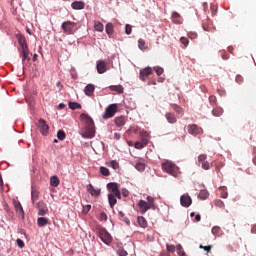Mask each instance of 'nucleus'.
I'll use <instances>...</instances> for the list:
<instances>
[{
	"label": "nucleus",
	"mask_w": 256,
	"mask_h": 256,
	"mask_svg": "<svg viewBox=\"0 0 256 256\" xmlns=\"http://www.w3.org/2000/svg\"><path fill=\"white\" fill-rule=\"evenodd\" d=\"M80 119L85 122V128L82 136L87 139H93L96 133L94 120L91 116H89V114L85 113L80 114Z\"/></svg>",
	"instance_id": "nucleus-1"
},
{
	"label": "nucleus",
	"mask_w": 256,
	"mask_h": 256,
	"mask_svg": "<svg viewBox=\"0 0 256 256\" xmlns=\"http://www.w3.org/2000/svg\"><path fill=\"white\" fill-rule=\"evenodd\" d=\"M16 37L21 48L20 57H22V63L24 64L26 60L27 61L31 60L29 56L30 50H29V46L27 45V39L24 36V34H21V33L16 34Z\"/></svg>",
	"instance_id": "nucleus-2"
},
{
	"label": "nucleus",
	"mask_w": 256,
	"mask_h": 256,
	"mask_svg": "<svg viewBox=\"0 0 256 256\" xmlns=\"http://www.w3.org/2000/svg\"><path fill=\"white\" fill-rule=\"evenodd\" d=\"M162 170L171 176L177 177L179 174V166L173 164L171 160H164L161 164Z\"/></svg>",
	"instance_id": "nucleus-3"
},
{
	"label": "nucleus",
	"mask_w": 256,
	"mask_h": 256,
	"mask_svg": "<svg viewBox=\"0 0 256 256\" xmlns=\"http://www.w3.org/2000/svg\"><path fill=\"white\" fill-rule=\"evenodd\" d=\"M147 201H139L138 207L140 210V213L145 214L148 210H151V208L155 209V199L153 196H147Z\"/></svg>",
	"instance_id": "nucleus-4"
},
{
	"label": "nucleus",
	"mask_w": 256,
	"mask_h": 256,
	"mask_svg": "<svg viewBox=\"0 0 256 256\" xmlns=\"http://www.w3.org/2000/svg\"><path fill=\"white\" fill-rule=\"evenodd\" d=\"M97 235L103 243L109 245L112 243V237L104 227H97Z\"/></svg>",
	"instance_id": "nucleus-5"
},
{
	"label": "nucleus",
	"mask_w": 256,
	"mask_h": 256,
	"mask_svg": "<svg viewBox=\"0 0 256 256\" xmlns=\"http://www.w3.org/2000/svg\"><path fill=\"white\" fill-rule=\"evenodd\" d=\"M118 104H110V106L105 108L104 113L102 114V118L103 119H110L113 118V116H115V113L118 112Z\"/></svg>",
	"instance_id": "nucleus-6"
},
{
	"label": "nucleus",
	"mask_w": 256,
	"mask_h": 256,
	"mask_svg": "<svg viewBox=\"0 0 256 256\" xmlns=\"http://www.w3.org/2000/svg\"><path fill=\"white\" fill-rule=\"evenodd\" d=\"M107 189L110 193L116 196L118 199H122V193L120 192V186L118 183H108Z\"/></svg>",
	"instance_id": "nucleus-7"
},
{
	"label": "nucleus",
	"mask_w": 256,
	"mask_h": 256,
	"mask_svg": "<svg viewBox=\"0 0 256 256\" xmlns=\"http://www.w3.org/2000/svg\"><path fill=\"white\" fill-rule=\"evenodd\" d=\"M75 25V22L65 21L62 22L61 29L65 34H74Z\"/></svg>",
	"instance_id": "nucleus-8"
},
{
	"label": "nucleus",
	"mask_w": 256,
	"mask_h": 256,
	"mask_svg": "<svg viewBox=\"0 0 256 256\" xmlns=\"http://www.w3.org/2000/svg\"><path fill=\"white\" fill-rule=\"evenodd\" d=\"M36 207L38 209V216H45L46 214L49 213V210H48L45 202H43V201L38 202Z\"/></svg>",
	"instance_id": "nucleus-9"
},
{
	"label": "nucleus",
	"mask_w": 256,
	"mask_h": 256,
	"mask_svg": "<svg viewBox=\"0 0 256 256\" xmlns=\"http://www.w3.org/2000/svg\"><path fill=\"white\" fill-rule=\"evenodd\" d=\"M134 167L136 168V170L143 172L146 170L147 167V161L145 159L142 158H138L135 162Z\"/></svg>",
	"instance_id": "nucleus-10"
},
{
	"label": "nucleus",
	"mask_w": 256,
	"mask_h": 256,
	"mask_svg": "<svg viewBox=\"0 0 256 256\" xmlns=\"http://www.w3.org/2000/svg\"><path fill=\"white\" fill-rule=\"evenodd\" d=\"M38 127L40 128V133H42V135H47L49 133V125H47L46 120H38Z\"/></svg>",
	"instance_id": "nucleus-11"
},
{
	"label": "nucleus",
	"mask_w": 256,
	"mask_h": 256,
	"mask_svg": "<svg viewBox=\"0 0 256 256\" xmlns=\"http://www.w3.org/2000/svg\"><path fill=\"white\" fill-rule=\"evenodd\" d=\"M14 207H15V211L18 214L19 217H21V219H25V212L23 210V207L21 205L20 201H13Z\"/></svg>",
	"instance_id": "nucleus-12"
},
{
	"label": "nucleus",
	"mask_w": 256,
	"mask_h": 256,
	"mask_svg": "<svg viewBox=\"0 0 256 256\" xmlns=\"http://www.w3.org/2000/svg\"><path fill=\"white\" fill-rule=\"evenodd\" d=\"M188 133L191 135H199L203 133V129L196 124L188 125Z\"/></svg>",
	"instance_id": "nucleus-13"
},
{
	"label": "nucleus",
	"mask_w": 256,
	"mask_h": 256,
	"mask_svg": "<svg viewBox=\"0 0 256 256\" xmlns=\"http://www.w3.org/2000/svg\"><path fill=\"white\" fill-rule=\"evenodd\" d=\"M152 73H153V68L146 67L143 70H140L139 77H140L141 81H146L147 77L152 75Z\"/></svg>",
	"instance_id": "nucleus-14"
},
{
	"label": "nucleus",
	"mask_w": 256,
	"mask_h": 256,
	"mask_svg": "<svg viewBox=\"0 0 256 256\" xmlns=\"http://www.w3.org/2000/svg\"><path fill=\"white\" fill-rule=\"evenodd\" d=\"M180 204L182 205V207H190V205H192L191 196H189L188 194L182 195L180 198Z\"/></svg>",
	"instance_id": "nucleus-15"
},
{
	"label": "nucleus",
	"mask_w": 256,
	"mask_h": 256,
	"mask_svg": "<svg viewBox=\"0 0 256 256\" xmlns=\"http://www.w3.org/2000/svg\"><path fill=\"white\" fill-rule=\"evenodd\" d=\"M107 71V65L105 61H98L97 62V72L102 75Z\"/></svg>",
	"instance_id": "nucleus-16"
},
{
	"label": "nucleus",
	"mask_w": 256,
	"mask_h": 256,
	"mask_svg": "<svg viewBox=\"0 0 256 256\" xmlns=\"http://www.w3.org/2000/svg\"><path fill=\"white\" fill-rule=\"evenodd\" d=\"M84 92L88 97H93L95 92V85H92V83H89V85L85 86Z\"/></svg>",
	"instance_id": "nucleus-17"
},
{
	"label": "nucleus",
	"mask_w": 256,
	"mask_h": 256,
	"mask_svg": "<svg viewBox=\"0 0 256 256\" xmlns=\"http://www.w3.org/2000/svg\"><path fill=\"white\" fill-rule=\"evenodd\" d=\"M87 191L89 193H91L92 196H99L101 194V190L100 189H95L93 184H88Z\"/></svg>",
	"instance_id": "nucleus-18"
},
{
	"label": "nucleus",
	"mask_w": 256,
	"mask_h": 256,
	"mask_svg": "<svg viewBox=\"0 0 256 256\" xmlns=\"http://www.w3.org/2000/svg\"><path fill=\"white\" fill-rule=\"evenodd\" d=\"M165 118L167 119L169 124H176V122H177V117L175 116V114H173L171 112H167L165 114Z\"/></svg>",
	"instance_id": "nucleus-19"
},
{
	"label": "nucleus",
	"mask_w": 256,
	"mask_h": 256,
	"mask_svg": "<svg viewBox=\"0 0 256 256\" xmlns=\"http://www.w3.org/2000/svg\"><path fill=\"white\" fill-rule=\"evenodd\" d=\"M171 19L173 21L174 24H181V15L178 12H173L171 15Z\"/></svg>",
	"instance_id": "nucleus-20"
},
{
	"label": "nucleus",
	"mask_w": 256,
	"mask_h": 256,
	"mask_svg": "<svg viewBox=\"0 0 256 256\" xmlns=\"http://www.w3.org/2000/svg\"><path fill=\"white\" fill-rule=\"evenodd\" d=\"M108 201H109L110 207L114 208L115 205L117 204V196H115L112 193H109L108 194Z\"/></svg>",
	"instance_id": "nucleus-21"
},
{
	"label": "nucleus",
	"mask_w": 256,
	"mask_h": 256,
	"mask_svg": "<svg viewBox=\"0 0 256 256\" xmlns=\"http://www.w3.org/2000/svg\"><path fill=\"white\" fill-rule=\"evenodd\" d=\"M172 109L178 116H183L184 115V110L181 106H178L177 104H171Z\"/></svg>",
	"instance_id": "nucleus-22"
},
{
	"label": "nucleus",
	"mask_w": 256,
	"mask_h": 256,
	"mask_svg": "<svg viewBox=\"0 0 256 256\" xmlns=\"http://www.w3.org/2000/svg\"><path fill=\"white\" fill-rule=\"evenodd\" d=\"M115 124H116V127H124V125L126 124L125 117L124 116L116 117Z\"/></svg>",
	"instance_id": "nucleus-23"
},
{
	"label": "nucleus",
	"mask_w": 256,
	"mask_h": 256,
	"mask_svg": "<svg viewBox=\"0 0 256 256\" xmlns=\"http://www.w3.org/2000/svg\"><path fill=\"white\" fill-rule=\"evenodd\" d=\"M110 91L117 92L118 94H123L124 88L122 85H112L109 87Z\"/></svg>",
	"instance_id": "nucleus-24"
},
{
	"label": "nucleus",
	"mask_w": 256,
	"mask_h": 256,
	"mask_svg": "<svg viewBox=\"0 0 256 256\" xmlns=\"http://www.w3.org/2000/svg\"><path fill=\"white\" fill-rule=\"evenodd\" d=\"M212 234L215 235L216 237H222L223 230L219 226H214L212 227Z\"/></svg>",
	"instance_id": "nucleus-25"
},
{
	"label": "nucleus",
	"mask_w": 256,
	"mask_h": 256,
	"mask_svg": "<svg viewBox=\"0 0 256 256\" xmlns=\"http://www.w3.org/2000/svg\"><path fill=\"white\" fill-rule=\"evenodd\" d=\"M138 225H139L141 228H147L148 222H147L146 218L143 217V216H139V217H138Z\"/></svg>",
	"instance_id": "nucleus-26"
},
{
	"label": "nucleus",
	"mask_w": 256,
	"mask_h": 256,
	"mask_svg": "<svg viewBox=\"0 0 256 256\" xmlns=\"http://www.w3.org/2000/svg\"><path fill=\"white\" fill-rule=\"evenodd\" d=\"M50 185L53 187H58L60 185V180L56 175H53L50 178Z\"/></svg>",
	"instance_id": "nucleus-27"
},
{
	"label": "nucleus",
	"mask_w": 256,
	"mask_h": 256,
	"mask_svg": "<svg viewBox=\"0 0 256 256\" xmlns=\"http://www.w3.org/2000/svg\"><path fill=\"white\" fill-rule=\"evenodd\" d=\"M72 9L79 10V9H84L85 8V3L84 2H73L71 4Z\"/></svg>",
	"instance_id": "nucleus-28"
},
{
	"label": "nucleus",
	"mask_w": 256,
	"mask_h": 256,
	"mask_svg": "<svg viewBox=\"0 0 256 256\" xmlns=\"http://www.w3.org/2000/svg\"><path fill=\"white\" fill-rule=\"evenodd\" d=\"M48 223H49L48 218H45V217L38 218V226H40V228H43V226L48 225Z\"/></svg>",
	"instance_id": "nucleus-29"
},
{
	"label": "nucleus",
	"mask_w": 256,
	"mask_h": 256,
	"mask_svg": "<svg viewBox=\"0 0 256 256\" xmlns=\"http://www.w3.org/2000/svg\"><path fill=\"white\" fill-rule=\"evenodd\" d=\"M219 191H220V196H221V198H224V199H226V198H228V192H227V187H225V186H220L219 187Z\"/></svg>",
	"instance_id": "nucleus-30"
},
{
	"label": "nucleus",
	"mask_w": 256,
	"mask_h": 256,
	"mask_svg": "<svg viewBox=\"0 0 256 256\" xmlns=\"http://www.w3.org/2000/svg\"><path fill=\"white\" fill-rule=\"evenodd\" d=\"M212 115L216 116V117H219V116L223 115V108H221V107L213 108Z\"/></svg>",
	"instance_id": "nucleus-31"
},
{
	"label": "nucleus",
	"mask_w": 256,
	"mask_h": 256,
	"mask_svg": "<svg viewBox=\"0 0 256 256\" xmlns=\"http://www.w3.org/2000/svg\"><path fill=\"white\" fill-rule=\"evenodd\" d=\"M105 31L108 34V36H111L114 33L113 24H111V22L106 24Z\"/></svg>",
	"instance_id": "nucleus-32"
},
{
	"label": "nucleus",
	"mask_w": 256,
	"mask_h": 256,
	"mask_svg": "<svg viewBox=\"0 0 256 256\" xmlns=\"http://www.w3.org/2000/svg\"><path fill=\"white\" fill-rule=\"evenodd\" d=\"M68 106L72 110H76V109H81L82 108V106H81V104L79 102H69Z\"/></svg>",
	"instance_id": "nucleus-33"
},
{
	"label": "nucleus",
	"mask_w": 256,
	"mask_h": 256,
	"mask_svg": "<svg viewBox=\"0 0 256 256\" xmlns=\"http://www.w3.org/2000/svg\"><path fill=\"white\" fill-rule=\"evenodd\" d=\"M37 199H39L38 190H32L31 191V201L33 202V204L35 203V201H37Z\"/></svg>",
	"instance_id": "nucleus-34"
},
{
	"label": "nucleus",
	"mask_w": 256,
	"mask_h": 256,
	"mask_svg": "<svg viewBox=\"0 0 256 256\" xmlns=\"http://www.w3.org/2000/svg\"><path fill=\"white\" fill-rule=\"evenodd\" d=\"M138 48H139L141 51H145V49H147L146 42H145L144 39H139V40H138Z\"/></svg>",
	"instance_id": "nucleus-35"
},
{
	"label": "nucleus",
	"mask_w": 256,
	"mask_h": 256,
	"mask_svg": "<svg viewBox=\"0 0 256 256\" xmlns=\"http://www.w3.org/2000/svg\"><path fill=\"white\" fill-rule=\"evenodd\" d=\"M99 171L102 174V176H110V171L105 166H100Z\"/></svg>",
	"instance_id": "nucleus-36"
},
{
	"label": "nucleus",
	"mask_w": 256,
	"mask_h": 256,
	"mask_svg": "<svg viewBox=\"0 0 256 256\" xmlns=\"http://www.w3.org/2000/svg\"><path fill=\"white\" fill-rule=\"evenodd\" d=\"M209 196V193L207 192V190H201L199 195H198V198L200 199H207Z\"/></svg>",
	"instance_id": "nucleus-37"
},
{
	"label": "nucleus",
	"mask_w": 256,
	"mask_h": 256,
	"mask_svg": "<svg viewBox=\"0 0 256 256\" xmlns=\"http://www.w3.org/2000/svg\"><path fill=\"white\" fill-rule=\"evenodd\" d=\"M94 29L96 31H103L104 25L102 24V22H95Z\"/></svg>",
	"instance_id": "nucleus-38"
},
{
	"label": "nucleus",
	"mask_w": 256,
	"mask_h": 256,
	"mask_svg": "<svg viewBox=\"0 0 256 256\" xmlns=\"http://www.w3.org/2000/svg\"><path fill=\"white\" fill-rule=\"evenodd\" d=\"M57 137L59 140L63 141L66 139V132L59 130L57 133Z\"/></svg>",
	"instance_id": "nucleus-39"
},
{
	"label": "nucleus",
	"mask_w": 256,
	"mask_h": 256,
	"mask_svg": "<svg viewBox=\"0 0 256 256\" xmlns=\"http://www.w3.org/2000/svg\"><path fill=\"white\" fill-rule=\"evenodd\" d=\"M207 159V154H200L198 156V163L199 164H204V162L206 161Z\"/></svg>",
	"instance_id": "nucleus-40"
},
{
	"label": "nucleus",
	"mask_w": 256,
	"mask_h": 256,
	"mask_svg": "<svg viewBox=\"0 0 256 256\" xmlns=\"http://www.w3.org/2000/svg\"><path fill=\"white\" fill-rule=\"evenodd\" d=\"M110 167H112L114 170H117L120 167V164L117 162V160H111Z\"/></svg>",
	"instance_id": "nucleus-41"
},
{
	"label": "nucleus",
	"mask_w": 256,
	"mask_h": 256,
	"mask_svg": "<svg viewBox=\"0 0 256 256\" xmlns=\"http://www.w3.org/2000/svg\"><path fill=\"white\" fill-rule=\"evenodd\" d=\"M209 102H210V104H212L213 107L216 106L217 105V97H215V95H210Z\"/></svg>",
	"instance_id": "nucleus-42"
},
{
	"label": "nucleus",
	"mask_w": 256,
	"mask_h": 256,
	"mask_svg": "<svg viewBox=\"0 0 256 256\" xmlns=\"http://www.w3.org/2000/svg\"><path fill=\"white\" fill-rule=\"evenodd\" d=\"M214 205H216V207H219V208L225 207V204L223 201H221V199H216V201H214Z\"/></svg>",
	"instance_id": "nucleus-43"
},
{
	"label": "nucleus",
	"mask_w": 256,
	"mask_h": 256,
	"mask_svg": "<svg viewBox=\"0 0 256 256\" xmlns=\"http://www.w3.org/2000/svg\"><path fill=\"white\" fill-rule=\"evenodd\" d=\"M180 42L182 43L184 48H186L188 46V44H189V40L186 37H181L180 38Z\"/></svg>",
	"instance_id": "nucleus-44"
},
{
	"label": "nucleus",
	"mask_w": 256,
	"mask_h": 256,
	"mask_svg": "<svg viewBox=\"0 0 256 256\" xmlns=\"http://www.w3.org/2000/svg\"><path fill=\"white\" fill-rule=\"evenodd\" d=\"M202 168H203V170H210V164H209L208 160H204V162L202 164Z\"/></svg>",
	"instance_id": "nucleus-45"
},
{
	"label": "nucleus",
	"mask_w": 256,
	"mask_h": 256,
	"mask_svg": "<svg viewBox=\"0 0 256 256\" xmlns=\"http://www.w3.org/2000/svg\"><path fill=\"white\" fill-rule=\"evenodd\" d=\"M155 72L157 73L158 76H161L164 73V68L157 67V68H155Z\"/></svg>",
	"instance_id": "nucleus-46"
},
{
	"label": "nucleus",
	"mask_w": 256,
	"mask_h": 256,
	"mask_svg": "<svg viewBox=\"0 0 256 256\" xmlns=\"http://www.w3.org/2000/svg\"><path fill=\"white\" fill-rule=\"evenodd\" d=\"M118 254H119V256H128V253L126 250H124V248H120L118 250Z\"/></svg>",
	"instance_id": "nucleus-47"
},
{
	"label": "nucleus",
	"mask_w": 256,
	"mask_h": 256,
	"mask_svg": "<svg viewBox=\"0 0 256 256\" xmlns=\"http://www.w3.org/2000/svg\"><path fill=\"white\" fill-rule=\"evenodd\" d=\"M131 32H132V25L126 24L125 33L126 34H131Z\"/></svg>",
	"instance_id": "nucleus-48"
},
{
	"label": "nucleus",
	"mask_w": 256,
	"mask_h": 256,
	"mask_svg": "<svg viewBox=\"0 0 256 256\" xmlns=\"http://www.w3.org/2000/svg\"><path fill=\"white\" fill-rule=\"evenodd\" d=\"M90 210H91V205H85L83 207L82 213L88 214Z\"/></svg>",
	"instance_id": "nucleus-49"
},
{
	"label": "nucleus",
	"mask_w": 256,
	"mask_h": 256,
	"mask_svg": "<svg viewBox=\"0 0 256 256\" xmlns=\"http://www.w3.org/2000/svg\"><path fill=\"white\" fill-rule=\"evenodd\" d=\"M188 37H190V39H197L198 34L195 33V32H193V31H190V32L188 33Z\"/></svg>",
	"instance_id": "nucleus-50"
},
{
	"label": "nucleus",
	"mask_w": 256,
	"mask_h": 256,
	"mask_svg": "<svg viewBox=\"0 0 256 256\" xmlns=\"http://www.w3.org/2000/svg\"><path fill=\"white\" fill-rule=\"evenodd\" d=\"M200 248H202L204 251H207V253H209L211 251V245H207V246H204V245H200Z\"/></svg>",
	"instance_id": "nucleus-51"
},
{
	"label": "nucleus",
	"mask_w": 256,
	"mask_h": 256,
	"mask_svg": "<svg viewBox=\"0 0 256 256\" xmlns=\"http://www.w3.org/2000/svg\"><path fill=\"white\" fill-rule=\"evenodd\" d=\"M17 245H18L20 248H24V247H25V242H23L22 239L18 238V239H17Z\"/></svg>",
	"instance_id": "nucleus-52"
},
{
	"label": "nucleus",
	"mask_w": 256,
	"mask_h": 256,
	"mask_svg": "<svg viewBox=\"0 0 256 256\" xmlns=\"http://www.w3.org/2000/svg\"><path fill=\"white\" fill-rule=\"evenodd\" d=\"M134 147H135L136 149H143L142 141H137V142L134 144Z\"/></svg>",
	"instance_id": "nucleus-53"
},
{
	"label": "nucleus",
	"mask_w": 256,
	"mask_h": 256,
	"mask_svg": "<svg viewBox=\"0 0 256 256\" xmlns=\"http://www.w3.org/2000/svg\"><path fill=\"white\" fill-rule=\"evenodd\" d=\"M176 248H177V254L179 255V256H181V254L183 253V247H182V245L181 244H178L177 246H176Z\"/></svg>",
	"instance_id": "nucleus-54"
},
{
	"label": "nucleus",
	"mask_w": 256,
	"mask_h": 256,
	"mask_svg": "<svg viewBox=\"0 0 256 256\" xmlns=\"http://www.w3.org/2000/svg\"><path fill=\"white\" fill-rule=\"evenodd\" d=\"M141 138H142L141 144L143 145V148H144L145 146H147V144H149V140L148 138H144V137H141Z\"/></svg>",
	"instance_id": "nucleus-55"
},
{
	"label": "nucleus",
	"mask_w": 256,
	"mask_h": 256,
	"mask_svg": "<svg viewBox=\"0 0 256 256\" xmlns=\"http://www.w3.org/2000/svg\"><path fill=\"white\" fill-rule=\"evenodd\" d=\"M235 81L237 83H242L243 82V77L241 76V74H237V76L235 77Z\"/></svg>",
	"instance_id": "nucleus-56"
},
{
	"label": "nucleus",
	"mask_w": 256,
	"mask_h": 256,
	"mask_svg": "<svg viewBox=\"0 0 256 256\" xmlns=\"http://www.w3.org/2000/svg\"><path fill=\"white\" fill-rule=\"evenodd\" d=\"M167 250L170 251L171 253H174V251H175V245H169V244H167Z\"/></svg>",
	"instance_id": "nucleus-57"
},
{
	"label": "nucleus",
	"mask_w": 256,
	"mask_h": 256,
	"mask_svg": "<svg viewBox=\"0 0 256 256\" xmlns=\"http://www.w3.org/2000/svg\"><path fill=\"white\" fill-rule=\"evenodd\" d=\"M140 137H144L145 139H147V137H149V132L147 131L140 132Z\"/></svg>",
	"instance_id": "nucleus-58"
},
{
	"label": "nucleus",
	"mask_w": 256,
	"mask_h": 256,
	"mask_svg": "<svg viewBox=\"0 0 256 256\" xmlns=\"http://www.w3.org/2000/svg\"><path fill=\"white\" fill-rule=\"evenodd\" d=\"M122 195H123L125 198H127V196L130 195L129 190H127V189H122Z\"/></svg>",
	"instance_id": "nucleus-59"
},
{
	"label": "nucleus",
	"mask_w": 256,
	"mask_h": 256,
	"mask_svg": "<svg viewBox=\"0 0 256 256\" xmlns=\"http://www.w3.org/2000/svg\"><path fill=\"white\" fill-rule=\"evenodd\" d=\"M100 219L101 220H107V214H105V212H101Z\"/></svg>",
	"instance_id": "nucleus-60"
},
{
	"label": "nucleus",
	"mask_w": 256,
	"mask_h": 256,
	"mask_svg": "<svg viewBox=\"0 0 256 256\" xmlns=\"http://www.w3.org/2000/svg\"><path fill=\"white\" fill-rule=\"evenodd\" d=\"M222 59L223 60H229V55L227 54V52L222 53Z\"/></svg>",
	"instance_id": "nucleus-61"
},
{
	"label": "nucleus",
	"mask_w": 256,
	"mask_h": 256,
	"mask_svg": "<svg viewBox=\"0 0 256 256\" xmlns=\"http://www.w3.org/2000/svg\"><path fill=\"white\" fill-rule=\"evenodd\" d=\"M66 104H64V102H60V104L58 105V109L62 110L65 109Z\"/></svg>",
	"instance_id": "nucleus-62"
},
{
	"label": "nucleus",
	"mask_w": 256,
	"mask_h": 256,
	"mask_svg": "<svg viewBox=\"0 0 256 256\" xmlns=\"http://www.w3.org/2000/svg\"><path fill=\"white\" fill-rule=\"evenodd\" d=\"M114 139L120 140L121 139V135L118 132H115L114 133Z\"/></svg>",
	"instance_id": "nucleus-63"
},
{
	"label": "nucleus",
	"mask_w": 256,
	"mask_h": 256,
	"mask_svg": "<svg viewBox=\"0 0 256 256\" xmlns=\"http://www.w3.org/2000/svg\"><path fill=\"white\" fill-rule=\"evenodd\" d=\"M251 232H252V234H256V224L252 225Z\"/></svg>",
	"instance_id": "nucleus-64"
}]
</instances>
